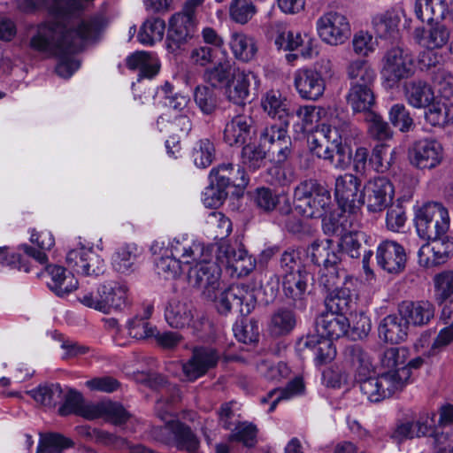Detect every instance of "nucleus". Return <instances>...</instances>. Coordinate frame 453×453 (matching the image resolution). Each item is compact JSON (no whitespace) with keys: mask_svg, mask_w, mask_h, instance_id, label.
Returning a JSON list of instances; mask_svg holds the SVG:
<instances>
[{"mask_svg":"<svg viewBox=\"0 0 453 453\" xmlns=\"http://www.w3.org/2000/svg\"><path fill=\"white\" fill-rule=\"evenodd\" d=\"M72 16L65 19L50 18L32 27L29 48L38 53L59 55L65 51H79L86 43L99 41L108 26L102 13L91 15L67 29L66 23Z\"/></svg>","mask_w":453,"mask_h":453,"instance_id":"1","label":"nucleus"},{"mask_svg":"<svg viewBox=\"0 0 453 453\" xmlns=\"http://www.w3.org/2000/svg\"><path fill=\"white\" fill-rule=\"evenodd\" d=\"M408 357L409 350L403 347H390L380 354V365L388 371L361 384V393L369 402L380 403L403 389L411 379Z\"/></svg>","mask_w":453,"mask_h":453,"instance_id":"2","label":"nucleus"},{"mask_svg":"<svg viewBox=\"0 0 453 453\" xmlns=\"http://www.w3.org/2000/svg\"><path fill=\"white\" fill-rule=\"evenodd\" d=\"M349 124L338 117L322 123L309 141L311 151L318 157L327 160L335 168L344 166L342 142L347 140Z\"/></svg>","mask_w":453,"mask_h":453,"instance_id":"3","label":"nucleus"},{"mask_svg":"<svg viewBox=\"0 0 453 453\" xmlns=\"http://www.w3.org/2000/svg\"><path fill=\"white\" fill-rule=\"evenodd\" d=\"M296 211L311 219L322 218L332 203L328 188L317 180L300 182L294 190Z\"/></svg>","mask_w":453,"mask_h":453,"instance_id":"4","label":"nucleus"},{"mask_svg":"<svg viewBox=\"0 0 453 453\" xmlns=\"http://www.w3.org/2000/svg\"><path fill=\"white\" fill-rule=\"evenodd\" d=\"M334 74L333 63L323 58L313 67L296 70L294 73V86L301 98L317 101L324 95L326 82Z\"/></svg>","mask_w":453,"mask_h":453,"instance_id":"5","label":"nucleus"},{"mask_svg":"<svg viewBox=\"0 0 453 453\" xmlns=\"http://www.w3.org/2000/svg\"><path fill=\"white\" fill-rule=\"evenodd\" d=\"M417 232L423 239H435L446 234L449 228L448 209L439 202L424 203L415 213Z\"/></svg>","mask_w":453,"mask_h":453,"instance_id":"6","label":"nucleus"},{"mask_svg":"<svg viewBox=\"0 0 453 453\" xmlns=\"http://www.w3.org/2000/svg\"><path fill=\"white\" fill-rule=\"evenodd\" d=\"M381 76L390 86L411 77L415 65L411 54L400 46L388 49L381 60Z\"/></svg>","mask_w":453,"mask_h":453,"instance_id":"7","label":"nucleus"},{"mask_svg":"<svg viewBox=\"0 0 453 453\" xmlns=\"http://www.w3.org/2000/svg\"><path fill=\"white\" fill-rule=\"evenodd\" d=\"M155 440L166 445L175 446L188 453H196L199 441L190 427L178 420H171L152 431Z\"/></svg>","mask_w":453,"mask_h":453,"instance_id":"8","label":"nucleus"},{"mask_svg":"<svg viewBox=\"0 0 453 453\" xmlns=\"http://www.w3.org/2000/svg\"><path fill=\"white\" fill-rule=\"evenodd\" d=\"M212 247L207 246L204 256L196 261L188 270L189 283L198 288L209 298L215 297V291L219 286L220 270L215 262L211 261Z\"/></svg>","mask_w":453,"mask_h":453,"instance_id":"9","label":"nucleus"},{"mask_svg":"<svg viewBox=\"0 0 453 453\" xmlns=\"http://www.w3.org/2000/svg\"><path fill=\"white\" fill-rule=\"evenodd\" d=\"M217 309L221 314L234 311L242 316L249 315L255 308L257 298L253 289L243 284L232 285L215 296Z\"/></svg>","mask_w":453,"mask_h":453,"instance_id":"10","label":"nucleus"},{"mask_svg":"<svg viewBox=\"0 0 453 453\" xmlns=\"http://www.w3.org/2000/svg\"><path fill=\"white\" fill-rule=\"evenodd\" d=\"M316 28L319 38L333 46L344 43L351 33L348 17L335 11L321 15L316 21Z\"/></svg>","mask_w":453,"mask_h":453,"instance_id":"11","label":"nucleus"},{"mask_svg":"<svg viewBox=\"0 0 453 453\" xmlns=\"http://www.w3.org/2000/svg\"><path fill=\"white\" fill-rule=\"evenodd\" d=\"M289 121L272 123L263 128L259 134L261 146L271 153L279 163L285 162L291 154V138L288 134Z\"/></svg>","mask_w":453,"mask_h":453,"instance_id":"12","label":"nucleus"},{"mask_svg":"<svg viewBox=\"0 0 453 453\" xmlns=\"http://www.w3.org/2000/svg\"><path fill=\"white\" fill-rule=\"evenodd\" d=\"M217 259L239 276H246L256 267L255 258L248 254L242 242L237 240L233 243L227 241L220 242L217 249Z\"/></svg>","mask_w":453,"mask_h":453,"instance_id":"13","label":"nucleus"},{"mask_svg":"<svg viewBox=\"0 0 453 453\" xmlns=\"http://www.w3.org/2000/svg\"><path fill=\"white\" fill-rule=\"evenodd\" d=\"M194 306L179 296L170 298L165 306L164 316L168 326L174 329L191 327L194 333L202 329L203 319H195Z\"/></svg>","mask_w":453,"mask_h":453,"instance_id":"14","label":"nucleus"},{"mask_svg":"<svg viewBox=\"0 0 453 453\" xmlns=\"http://www.w3.org/2000/svg\"><path fill=\"white\" fill-rule=\"evenodd\" d=\"M395 189L387 177L377 176L365 182L362 189L360 205L365 204L372 212L382 211L393 200Z\"/></svg>","mask_w":453,"mask_h":453,"instance_id":"15","label":"nucleus"},{"mask_svg":"<svg viewBox=\"0 0 453 453\" xmlns=\"http://www.w3.org/2000/svg\"><path fill=\"white\" fill-rule=\"evenodd\" d=\"M220 359V353L211 346H196L191 357L182 364V372L187 380L194 381L215 368Z\"/></svg>","mask_w":453,"mask_h":453,"instance_id":"16","label":"nucleus"},{"mask_svg":"<svg viewBox=\"0 0 453 453\" xmlns=\"http://www.w3.org/2000/svg\"><path fill=\"white\" fill-rule=\"evenodd\" d=\"M409 159L416 168H435L443 159V147L440 142L433 138L418 140L409 150Z\"/></svg>","mask_w":453,"mask_h":453,"instance_id":"17","label":"nucleus"},{"mask_svg":"<svg viewBox=\"0 0 453 453\" xmlns=\"http://www.w3.org/2000/svg\"><path fill=\"white\" fill-rule=\"evenodd\" d=\"M66 264L73 273L85 276H99L105 271L104 259L92 249L85 247L70 250Z\"/></svg>","mask_w":453,"mask_h":453,"instance_id":"18","label":"nucleus"},{"mask_svg":"<svg viewBox=\"0 0 453 453\" xmlns=\"http://www.w3.org/2000/svg\"><path fill=\"white\" fill-rule=\"evenodd\" d=\"M251 86L254 87V89L259 88L258 76L252 71L237 68L225 88V96L235 104H243L250 96Z\"/></svg>","mask_w":453,"mask_h":453,"instance_id":"19","label":"nucleus"},{"mask_svg":"<svg viewBox=\"0 0 453 453\" xmlns=\"http://www.w3.org/2000/svg\"><path fill=\"white\" fill-rule=\"evenodd\" d=\"M207 247L187 234L174 237L165 248V253L170 252L182 266L191 265L201 259Z\"/></svg>","mask_w":453,"mask_h":453,"instance_id":"20","label":"nucleus"},{"mask_svg":"<svg viewBox=\"0 0 453 453\" xmlns=\"http://www.w3.org/2000/svg\"><path fill=\"white\" fill-rule=\"evenodd\" d=\"M361 181L352 173H344L335 179L334 196L343 211H353L360 206Z\"/></svg>","mask_w":453,"mask_h":453,"instance_id":"21","label":"nucleus"},{"mask_svg":"<svg viewBox=\"0 0 453 453\" xmlns=\"http://www.w3.org/2000/svg\"><path fill=\"white\" fill-rule=\"evenodd\" d=\"M104 314L121 311L128 305L129 288L125 282L107 280L98 286Z\"/></svg>","mask_w":453,"mask_h":453,"instance_id":"22","label":"nucleus"},{"mask_svg":"<svg viewBox=\"0 0 453 453\" xmlns=\"http://www.w3.org/2000/svg\"><path fill=\"white\" fill-rule=\"evenodd\" d=\"M418 252V264L424 267H433L443 264L453 254V242L448 237L428 239Z\"/></svg>","mask_w":453,"mask_h":453,"instance_id":"23","label":"nucleus"},{"mask_svg":"<svg viewBox=\"0 0 453 453\" xmlns=\"http://www.w3.org/2000/svg\"><path fill=\"white\" fill-rule=\"evenodd\" d=\"M378 265L389 273L397 274L403 271L406 254L402 245L394 241H383L376 251Z\"/></svg>","mask_w":453,"mask_h":453,"instance_id":"24","label":"nucleus"},{"mask_svg":"<svg viewBox=\"0 0 453 453\" xmlns=\"http://www.w3.org/2000/svg\"><path fill=\"white\" fill-rule=\"evenodd\" d=\"M282 289L285 296L293 302L298 308H303L308 292V287L313 281L312 275L307 271H297V273L282 275Z\"/></svg>","mask_w":453,"mask_h":453,"instance_id":"25","label":"nucleus"},{"mask_svg":"<svg viewBox=\"0 0 453 453\" xmlns=\"http://www.w3.org/2000/svg\"><path fill=\"white\" fill-rule=\"evenodd\" d=\"M398 312L408 326H423L434 319L435 307L427 300L403 301L398 305Z\"/></svg>","mask_w":453,"mask_h":453,"instance_id":"26","label":"nucleus"},{"mask_svg":"<svg viewBox=\"0 0 453 453\" xmlns=\"http://www.w3.org/2000/svg\"><path fill=\"white\" fill-rule=\"evenodd\" d=\"M405 16L406 12L402 4L374 15L372 22L376 35L385 39L396 37L400 22Z\"/></svg>","mask_w":453,"mask_h":453,"instance_id":"27","label":"nucleus"},{"mask_svg":"<svg viewBox=\"0 0 453 453\" xmlns=\"http://www.w3.org/2000/svg\"><path fill=\"white\" fill-rule=\"evenodd\" d=\"M211 183L225 188L235 187L244 188L249 184L250 179L241 165L234 168L231 163H223L211 169L210 173Z\"/></svg>","mask_w":453,"mask_h":453,"instance_id":"28","label":"nucleus"},{"mask_svg":"<svg viewBox=\"0 0 453 453\" xmlns=\"http://www.w3.org/2000/svg\"><path fill=\"white\" fill-rule=\"evenodd\" d=\"M196 22L190 18H185L180 14L174 13L168 21L166 35L167 48L175 50L191 38L195 33Z\"/></svg>","mask_w":453,"mask_h":453,"instance_id":"29","label":"nucleus"},{"mask_svg":"<svg viewBox=\"0 0 453 453\" xmlns=\"http://www.w3.org/2000/svg\"><path fill=\"white\" fill-rule=\"evenodd\" d=\"M299 345L303 349L313 351L314 360L317 365H322L333 361L336 356V349L331 339L319 334H308L299 341Z\"/></svg>","mask_w":453,"mask_h":453,"instance_id":"30","label":"nucleus"},{"mask_svg":"<svg viewBox=\"0 0 453 453\" xmlns=\"http://www.w3.org/2000/svg\"><path fill=\"white\" fill-rule=\"evenodd\" d=\"M434 425L433 418L425 415L420 416L414 422L398 424L391 433V439L397 443L411 440L415 437L426 436L432 432Z\"/></svg>","mask_w":453,"mask_h":453,"instance_id":"31","label":"nucleus"},{"mask_svg":"<svg viewBox=\"0 0 453 453\" xmlns=\"http://www.w3.org/2000/svg\"><path fill=\"white\" fill-rule=\"evenodd\" d=\"M407 103L416 109L427 108L434 102V92L431 85L422 80L406 82L403 87Z\"/></svg>","mask_w":453,"mask_h":453,"instance_id":"32","label":"nucleus"},{"mask_svg":"<svg viewBox=\"0 0 453 453\" xmlns=\"http://www.w3.org/2000/svg\"><path fill=\"white\" fill-rule=\"evenodd\" d=\"M349 327V319L344 315L330 311L322 313L317 320V334L332 341L345 335Z\"/></svg>","mask_w":453,"mask_h":453,"instance_id":"33","label":"nucleus"},{"mask_svg":"<svg viewBox=\"0 0 453 453\" xmlns=\"http://www.w3.org/2000/svg\"><path fill=\"white\" fill-rule=\"evenodd\" d=\"M252 121L246 116H236L226 123L224 141L229 146H242L251 139Z\"/></svg>","mask_w":453,"mask_h":453,"instance_id":"34","label":"nucleus"},{"mask_svg":"<svg viewBox=\"0 0 453 453\" xmlns=\"http://www.w3.org/2000/svg\"><path fill=\"white\" fill-rule=\"evenodd\" d=\"M408 328V324L401 316L390 314L380 321L378 331L380 337L385 342L398 344L406 339Z\"/></svg>","mask_w":453,"mask_h":453,"instance_id":"35","label":"nucleus"},{"mask_svg":"<svg viewBox=\"0 0 453 453\" xmlns=\"http://www.w3.org/2000/svg\"><path fill=\"white\" fill-rule=\"evenodd\" d=\"M50 280L47 282L50 290L57 296H64L78 288V280L73 273H66V270L59 265L47 266Z\"/></svg>","mask_w":453,"mask_h":453,"instance_id":"36","label":"nucleus"},{"mask_svg":"<svg viewBox=\"0 0 453 453\" xmlns=\"http://www.w3.org/2000/svg\"><path fill=\"white\" fill-rule=\"evenodd\" d=\"M446 12L447 3L445 0H416L414 4L417 19L428 24L443 20Z\"/></svg>","mask_w":453,"mask_h":453,"instance_id":"37","label":"nucleus"},{"mask_svg":"<svg viewBox=\"0 0 453 453\" xmlns=\"http://www.w3.org/2000/svg\"><path fill=\"white\" fill-rule=\"evenodd\" d=\"M296 315L293 310L279 308L270 317L267 326L269 334L273 337L287 335L296 327Z\"/></svg>","mask_w":453,"mask_h":453,"instance_id":"38","label":"nucleus"},{"mask_svg":"<svg viewBox=\"0 0 453 453\" xmlns=\"http://www.w3.org/2000/svg\"><path fill=\"white\" fill-rule=\"evenodd\" d=\"M307 254L311 262L320 267L334 265L341 262L339 254L333 247V242L329 239L313 242L308 247Z\"/></svg>","mask_w":453,"mask_h":453,"instance_id":"39","label":"nucleus"},{"mask_svg":"<svg viewBox=\"0 0 453 453\" xmlns=\"http://www.w3.org/2000/svg\"><path fill=\"white\" fill-rule=\"evenodd\" d=\"M126 65L130 70H139V78L151 79L160 68L158 60L145 51H136L126 58Z\"/></svg>","mask_w":453,"mask_h":453,"instance_id":"40","label":"nucleus"},{"mask_svg":"<svg viewBox=\"0 0 453 453\" xmlns=\"http://www.w3.org/2000/svg\"><path fill=\"white\" fill-rule=\"evenodd\" d=\"M100 418L115 425H120L128 420L130 414L119 403L103 401L94 403L92 408L91 419Z\"/></svg>","mask_w":453,"mask_h":453,"instance_id":"41","label":"nucleus"},{"mask_svg":"<svg viewBox=\"0 0 453 453\" xmlns=\"http://www.w3.org/2000/svg\"><path fill=\"white\" fill-rule=\"evenodd\" d=\"M347 102L355 112L372 111V107L375 104V95L373 86H350L347 96Z\"/></svg>","mask_w":453,"mask_h":453,"instance_id":"42","label":"nucleus"},{"mask_svg":"<svg viewBox=\"0 0 453 453\" xmlns=\"http://www.w3.org/2000/svg\"><path fill=\"white\" fill-rule=\"evenodd\" d=\"M348 79L350 86H373L376 73L371 64L365 59H355L350 61L346 67Z\"/></svg>","mask_w":453,"mask_h":453,"instance_id":"43","label":"nucleus"},{"mask_svg":"<svg viewBox=\"0 0 453 453\" xmlns=\"http://www.w3.org/2000/svg\"><path fill=\"white\" fill-rule=\"evenodd\" d=\"M93 403H85L81 393L70 389L64 396V403L58 409L60 416L75 414L91 419Z\"/></svg>","mask_w":453,"mask_h":453,"instance_id":"44","label":"nucleus"},{"mask_svg":"<svg viewBox=\"0 0 453 453\" xmlns=\"http://www.w3.org/2000/svg\"><path fill=\"white\" fill-rule=\"evenodd\" d=\"M418 42L428 50L441 49L449 40V29L440 22L432 25L428 29L423 30L420 36H417Z\"/></svg>","mask_w":453,"mask_h":453,"instance_id":"45","label":"nucleus"},{"mask_svg":"<svg viewBox=\"0 0 453 453\" xmlns=\"http://www.w3.org/2000/svg\"><path fill=\"white\" fill-rule=\"evenodd\" d=\"M229 44L234 56L243 62L253 59L257 51L255 40L242 33L232 34Z\"/></svg>","mask_w":453,"mask_h":453,"instance_id":"46","label":"nucleus"},{"mask_svg":"<svg viewBox=\"0 0 453 453\" xmlns=\"http://www.w3.org/2000/svg\"><path fill=\"white\" fill-rule=\"evenodd\" d=\"M262 107L273 119L289 121L286 99L279 90H270L262 98Z\"/></svg>","mask_w":453,"mask_h":453,"instance_id":"47","label":"nucleus"},{"mask_svg":"<svg viewBox=\"0 0 453 453\" xmlns=\"http://www.w3.org/2000/svg\"><path fill=\"white\" fill-rule=\"evenodd\" d=\"M139 256L140 250L136 244H125L119 247L114 253L112 258L113 266L120 273L133 272Z\"/></svg>","mask_w":453,"mask_h":453,"instance_id":"48","label":"nucleus"},{"mask_svg":"<svg viewBox=\"0 0 453 453\" xmlns=\"http://www.w3.org/2000/svg\"><path fill=\"white\" fill-rule=\"evenodd\" d=\"M352 303L350 289L345 286L328 291L325 299L326 311L344 316L350 310Z\"/></svg>","mask_w":453,"mask_h":453,"instance_id":"49","label":"nucleus"},{"mask_svg":"<svg viewBox=\"0 0 453 453\" xmlns=\"http://www.w3.org/2000/svg\"><path fill=\"white\" fill-rule=\"evenodd\" d=\"M339 265L335 264L319 269V284L327 292L344 287L348 282L349 274Z\"/></svg>","mask_w":453,"mask_h":453,"instance_id":"50","label":"nucleus"},{"mask_svg":"<svg viewBox=\"0 0 453 453\" xmlns=\"http://www.w3.org/2000/svg\"><path fill=\"white\" fill-rule=\"evenodd\" d=\"M205 231L213 240L224 241L232 232V222L220 211H211L205 221Z\"/></svg>","mask_w":453,"mask_h":453,"instance_id":"51","label":"nucleus"},{"mask_svg":"<svg viewBox=\"0 0 453 453\" xmlns=\"http://www.w3.org/2000/svg\"><path fill=\"white\" fill-rule=\"evenodd\" d=\"M165 22L159 18L148 19L140 27L137 35L138 41L146 46H152L163 39Z\"/></svg>","mask_w":453,"mask_h":453,"instance_id":"52","label":"nucleus"},{"mask_svg":"<svg viewBox=\"0 0 453 453\" xmlns=\"http://www.w3.org/2000/svg\"><path fill=\"white\" fill-rule=\"evenodd\" d=\"M304 388L303 380L301 378H295L288 383L284 388H275L271 390L265 397L261 399V403H267L272 400L269 411L272 412L276 408V405L281 400H288L295 395H297L303 392Z\"/></svg>","mask_w":453,"mask_h":453,"instance_id":"53","label":"nucleus"},{"mask_svg":"<svg viewBox=\"0 0 453 453\" xmlns=\"http://www.w3.org/2000/svg\"><path fill=\"white\" fill-rule=\"evenodd\" d=\"M236 70L237 68H234L229 61H222L213 67L206 69L203 73V79L212 88H226L233 76V73Z\"/></svg>","mask_w":453,"mask_h":453,"instance_id":"54","label":"nucleus"},{"mask_svg":"<svg viewBox=\"0 0 453 453\" xmlns=\"http://www.w3.org/2000/svg\"><path fill=\"white\" fill-rule=\"evenodd\" d=\"M73 445V441L63 434L49 433L41 436L36 453H63Z\"/></svg>","mask_w":453,"mask_h":453,"instance_id":"55","label":"nucleus"},{"mask_svg":"<svg viewBox=\"0 0 453 453\" xmlns=\"http://www.w3.org/2000/svg\"><path fill=\"white\" fill-rule=\"evenodd\" d=\"M27 394L40 404L52 408L62 399L63 391L59 384H50L39 386Z\"/></svg>","mask_w":453,"mask_h":453,"instance_id":"56","label":"nucleus"},{"mask_svg":"<svg viewBox=\"0 0 453 453\" xmlns=\"http://www.w3.org/2000/svg\"><path fill=\"white\" fill-rule=\"evenodd\" d=\"M265 148L256 144H247L243 146L241 152V163L242 167H247L250 171H256L263 167L265 164L266 151Z\"/></svg>","mask_w":453,"mask_h":453,"instance_id":"57","label":"nucleus"},{"mask_svg":"<svg viewBox=\"0 0 453 453\" xmlns=\"http://www.w3.org/2000/svg\"><path fill=\"white\" fill-rule=\"evenodd\" d=\"M194 100L203 114L211 115L218 107V96L212 88L204 85L196 87Z\"/></svg>","mask_w":453,"mask_h":453,"instance_id":"58","label":"nucleus"},{"mask_svg":"<svg viewBox=\"0 0 453 453\" xmlns=\"http://www.w3.org/2000/svg\"><path fill=\"white\" fill-rule=\"evenodd\" d=\"M434 299L442 305L453 295V271H444L434 278Z\"/></svg>","mask_w":453,"mask_h":453,"instance_id":"59","label":"nucleus"},{"mask_svg":"<svg viewBox=\"0 0 453 453\" xmlns=\"http://www.w3.org/2000/svg\"><path fill=\"white\" fill-rule=\"evenodd\" d=\"M367 132L369 135L378 141H385L392 136L388 124L382 117L374 111H369L365 116Z\"/></svg>","mask_w":453,"mask_h":453,"instance_id":"60","label":"nucleus"},{"mask_svg":"<svg viewBox=\"0 0 453 453\" xmlns=\"http://www.w3.org/2000/svg\"><path fill=\"white\" fill-rule=\"evenodd\" d=\"M256 12L257 8L252 0H232L229 6L230 18L242 25L248 23Z\"/></svg>","mask_w":453,"mask_h":453,"instance_id":"61","label":"nucleus"},{"mask_svg":"<svg viewBox=\"0 0 453 453\" xmlns=\"http://www.w3.org/2000/svg\"><path fill=\"white\" fill-rule=\"evenodd\" d=\"M155 266L157 274L165 279L176 278L184 270L182 265L170 252L165 253V250L156 260Z\"/></svg>","mask_w":453,"mask_h":453,"instance_id":"62","label":"nucleus"},{"mask_svg":"<svg viewBox=\"0 0 453 453\" xmlns=\"http://www.w3.org/2000/svg\"><path fill=\"white\" fill-rule=\"evenodd\" d=\"M128 334L136 340L152 338L157 332V327L152 326L146 318L135 316L127 322Z\"/></svg>","mask_w":453,"mask_h":453,"instance_id":"63","label":"nucleus"},{"mask_svg":"<svg viewBox=\"0 0 453 453\" xmlns=\"http://www.w3.org/2000/svg\"><path fill=\"white\" fill-rule=\"evenodd\" d=\"M215 148L209 139H201L193 149L192 157L196 166L205 168L214 158Z\"/></svg>","mask_w":453,"mask_h":453,"instance_id":"64","label":"nucleus"}]
</instances>
